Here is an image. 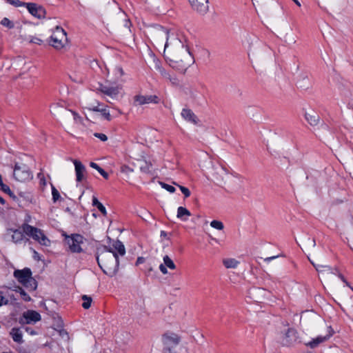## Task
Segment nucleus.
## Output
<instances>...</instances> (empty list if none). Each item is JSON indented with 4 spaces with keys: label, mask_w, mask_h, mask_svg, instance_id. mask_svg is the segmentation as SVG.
<instances>
[{
    "label": "nucleus",
    "mask_w": 353,
    "mask_h": 353,
    "mask_svg": "<svg viewBox=\"0 0 353 353\" xmlns=\"http://www.w3.org/2000/svg\"><path fill=\"white\" fill-rule=\"evenodd\" d=\"M97 261L103 272L110 276H114L119 270V260L117 253L112 254L103 248L98 249Z\"/></svg>",
    "instance_id": "f257e3e1"
},
{
    "label": "nucleus",
    "mask_w": 353,
    "mask_h": 353,
    "mask_svg": "<svg viewBox=\"0 0 353 353\" xmlns=\"http://www.w3.org/2000/svg\"><path fill=\"white\" fill-rule=\"evenodd\" d=\"M13 275L19 283L22 284L29 291H34L37 288V281L32 276V271L28 268L23 270H16Z\"/></svg>",
    "instance_id": "f03ea898"
},
{
    "label": "nucleus",
    "mask_w": 353,
    "mask_h": 353,
    "mask_svg": "<svg viewBox=\"0 0 353 353\" xmlns=\"http://www.w3.org/2000/svg\"><path fill=\"white\" fill-rule=\"evenodd\" d=\"M90 89L100 92L112 99L117 98L120 92V88L118 85H114L108 82H105L104 84L101 81L94 80L90 84Z\"/></svg>",
    "instance_id": "7ed1b4c3"
},
{
    "label": "nucleus",
    "mask_w": 353,
    "mask_h": 353,
    "mask_svg": "<svg viewBox=\"0 0 353 353\" xmlns=\"http://www.w3.org/2000/svg\"><path fill=\"white\" fill-rule=\"evenodd\" d=\"M21 229H23V232L27 236L32 237L41 245L45 246L50 245V241L41 229L32 226L28 223H23L21 225Z\"/></svg>",
    "instance_id": "20e7f679"
},
{
    "label": "nucleus",
    "mask_w": 353,
    "mask_h": 353,
    "mask_svg": "<svg viewBox=\"0 0 353 353\" xmlns=\"http://www.w3.org/2000/svg\"><path fill=\"white\" fill-rule=\"evenodd\" d=\"M279 343L283 346L291 347L299 343L301 340L297 330L294 327H288L281 332Z\"/></svg>",
    "instance_id": "39448f33"
},
{
    "label": "nucleus",
    "mask_w": 353,
    "mask_h": 353,
    "mask_svg": "<svg viewBox=\"0 0 353 353\" xmlns=\"http://www.w3.org/2000/svg\"><path fill=\"white\" fill-rule=\"evenodd\" d=\"M68 43L65 31L61 27L57 26L50 37V45L57 50L63 48Z\"/></svg>",
    "instance_id": "423d86ee"
},
{
    "label": "nucleus",
    "mask_w": 353,
    "mask_h": 353,
    "mask_svg": "<svg viewBox=\"0 0 353 353\" xmlns=\"http://www.w3.org/2000/svg\"><path fill=\"white\" fill-rule=\"evenodd\" d=\"M14 178L19 181L25 182L32 179V173L26 164L16 163L13 172Z\"/></svg>",
    "instance_id": "0eeeda50"
},
{
    "label": "nucleus",
    "mask_w": 353,
    "mask_h": 353,
    "mask_svg": "<svg viewBox=\"0 0 353 353\" xmlns=\"http://www.w3.org/2000/svg\"><path fill=\"white\" fill-rule=\"evenodd\" d=\"M83 236L80 234H73L67 236L65 239V243L68 245L69 249L72 252H81V244L83 243Z\"/></svg>",
    "instance_id": "6e6552de"
},
{
    "label": "nucleus",
    "mask_w": 353,
    "mask_h": 353,
    "mask_svg": "<svg viewBox=\"0 0 353 353\" xmlns=\"http://www.w3.org/2000/svg\"><path fill=\"white\" fill-rule=\"evenodd\" d=\"M41 320V315L34 310H28L23 313V315L19 319L21 325L34 323Z\"/></svg>",
    "instance_id": "1a4fd4ad"
},
{
    "label": "nucleus",
    "mask_w": 353,
    "mask_h": 353,
    "mask_svg": "<svg viewBox=\"0 0 353 353\" xmlns=\"http://www.w3.org/2000/svg\"><path fill=\"white\" fill-rule=\"evenodd\" d=\"M23 5L32 16L38 19L45 18L46 12L43 6L35 3H23Z\"/></svg>",
    "instance_id": "9d476101"
},
{
    "label": "nucleus",
    "mask_w": 353,
    "mask_h": 353,
    "mask_svg": "<svg viewBox=\"0 0 353 353\" xmlns=\"http://www.w3.org/2000/svg\"><path fill=\"white\" fill-rule=\"evenodd\" d=\"M59 108H63L62 105H60L59 103L57 104H52L50 105V112L52 114H61L63 118H65L66 119H70L71 117H73V119L75 122L80 121L81 117L78 116V114L70 110H57L56 109H58Z\"/></svg>",
    "instance_id": "9b49d317"
},
{
    "label": "nucleus",
    "mask_w": 353,
    "mask_h": 353,
    "mask_svg": "<svg viewBox=\"0 0 353 353\" xmlns=\"http://www.w3.org/2000/svg\"><path fill=\"white\" fill-rule=\"evenodd\" d=\"M103 250L105 252H109L110 254L117 253V255H120L121 256H124L125 254V248L123 243L119 240H114L111 246L108 248L107 246H103L102 248Z\"/></svg>",
    "instance_id": "f8f14e48"
},
{
    "label": "nucleus",
    "mask_w": 353,
    "mask_h": 353,
    "mask_svg": "<svg viewBox=\"0 0 353 353\" xmlns=\"http://www.w3.org/2000/svg\"><path fill=\"white\" fill-rule=\"evenodd\" d=\"M334 334V330L331 326L327 327V334L325 336H318L310 342L305 343V345L312 349L318 347L321 343L327 341Z\"/></svg>",
    "instance_id": "ddd939ff"
},
{
    "label": "nucleus",
    "mask_w": 353,
    "mask_h": 353,
    "mask_svg": "<svg viewBox=\"0 0 353 353\" xmlns=\"http://www.w3.org/2000/svg\"><path fill=\"white\" fill-rule=\"evenodd\" d=\"M159 101L160 99L157 95H136L134 97V102L139 105L148 103L157 104Z\"/></svg>",
    "instance_id": "4468645a"
},
{
    "label": "nucleus",
    "mask_w": 353,
    "mask_h": 353,
    "mask_svg": "<svg viewBox=\"0 0 353 353\" xmlns=\"http://www.w3.org/2000/svg\"><path fill=\"white\" fill-rule=\"evenodd\" d=\"M169 65L173 69L179 71L182 74H185L188 67L190 65L191 63H185L183 60H173L169 59L168 61Z\"/></svg>",
    "instance_id": "2eb2a0df"
},
{
    "label": "nucleus",
    "mask_w": 353,
    "mask_h": 353,
    "mask_svg": "<svg viewBox=\"0 0 353 353\" xmlns=\"http://www.w3.org/2000/svg\"><path fill=\"white\" fill-rule=\"evenodd\" d=\"M194 10L201 14H204L208 10V0H190Z\"/></svg>",
    "instance_id": "dca6fc26"
},
{
    "label": "nucleus",
    "mask_w": 353,
    "mask_h": 353,
    "mask_svg": "<svg viewBox=\"0 0 353 353\" xmlns=\"http://www.w3.org/2000/svg\"><path fill=\"white\" fill-rule=\"evenodd\" d=\"M19 206L23 207L32 202V195L28 191H17Z\"/></svg>",
    "instance_id": "f3484780"
},
{
    "label": "nucleus",
    "mask_w": 353,
    "mask_h": 353,
    "mask_svg": "<svg viewBox=\"0 0 353 353\" xmlns=\"http://www.w3.org/2000/svg\"><path fill=\"white\" fill-rule=\"evenodd\" d=\"M90 69H91L94 72L92 79H90V84L93 80L98 81V79L102 72V68L98 61L96 59H93L92 61L90 60Z\"/></svg>",
    "instance_id": "a211bd4d"
},
{
    "label": "nucleus",
    "mask_w": 353,
    "mask_h": 353,
    "mask_svg": "<svg viewBox=\"0 0 353 353\" xmlns=\"http://www.w3.org/2000/svg\"><path fill=\"white\" fill-rule=\"evenodd\" d=\"M181 114V117L188 122L193 124L198 123L199 119L192 110L189 108H183Z\"/></svg>",
    "instance_id": "6ab92c4d"
},
{
    "label": "nucleus",
    "mask_w": 353,
    "mask_h": 353,
    "mask_svg": "<svg viewBox=\"0 0 353 353\" xmlns=\"http://www.w3.org/2000/svg\"><path fill=\"white\" fill-rule=\"evenodd\" d=\"M8 231L13 232V234L12 235V241L14 243H20L24 239L26 241H29L28 239H26L25 238V236H24L25 233L23 232V229H21V230H20L9 229Z\"/></svg>",
    "instance_id": "aec40b11"
},
{
    "label": "nucleus",
    "mask_w": 353,
    "mask_h": 353,
    "mask_svg": "<svg viewBox=\"0 0 353 353\" xmlns=\"http://www.w3.org/2000/svg\"><path fill=\"white\" fill-rule=\"evenodd\" d=\"M74 164L75 166L77 181L80 182L83 178V172L85 171V167L78 160H74Z\"/></svg>",
    "instance_id": "412c9836"
},
{
    "label": "nucleus",
    "mask_w": 353,
    "mask_h": 353,
    "mask_svg": "<svg viewBox=\"0 0 353 353\" xmlns=\"http://www.w3.org/2000/svg\"><path fill=\"white\" fill-rule=\"evenodd\" d=\"M10 335L11 336L14 342L19 344L23 343V335L19 328L13 327L10 332Z\"/></svg>",
    "instance_id": "4be33fe9"
},
{
    "label": "nucleus",
    "mask_w": 353,
    "mask_h": 353,
    "mask_svg": "<svg viewBox=\"0 0 353 353\" xmlns=\"http://www.w3.org/2000/svg\"><path fill=\"white\" fill-rule=\"evenodd\" d=\"M191 216V212L185 207L180 206L177 209L176 217L183 221H186Z\"/></svg>",
    "instance_id": "5701e85b"
},
{
    "label": "nucleus",
    "mask_w": 353,
    "mask_h": 353,
    "mask_svg": "<svg viewBox=\"0 0 353 353\" xmlns=\"http://www.w3.org/2000/svg\"><path fill=\"white\" fill-rule=\"evenodd\" d=\"M305 118L311 125L314 126L316 125L320 120L319 114L316 112H312V114L306 112Z\"/></svg>",
    "instance_id": "b1692460"
},
{
    "label": "nucleus",
    "mask_w": 353,
    "mask_h": 353,
    "mask_svg": "<svg viewBox=\"0 0 353 353\" xmlns=\"http://www.w3.org/2000/svg\"><path fill=\"white\" fill-rule=\"evenodd\" d=\"M90 110H92L93 112H101V116L102 117L110 121L112 120V117L109 112L108 110H107L105 108H100L99 107H93V108H90Z\"/></svg>",
    "instance_id": "393cba45"
},
{
    "label": "nucleus",
    "mask_w": 353,
    "mask_h": 353,
    "mask_svg": "<svg viewBox=\"0 0 353 353\" xmlns=\"http://www.w3.org/2000/svg\"><path fill=\"white\" fill-rule=\"evenodd\" d=\"M163 338L166 340L165 343H171L175 346L180 342V337L176 334H165Z\"/></svg>",
    "instance_id": "a878e982"
},
{
    "label": "nucleus",
    "mask_w": 353,
    "mask_h": 353,
    "mask_svg": "<svg viewBox=\"0 0 353 353\" xmlns=\"http://www.w3.org/2000/svg\"><path fill=\"white\" fill-rule=\"evenodd\" d=\"M92 205L94 207H96L103 216L107 215V211L105 206L100 201H99L95 196H92Z\"/></svg>",
    "instance_id": "bb28decb"
},
{
    "label": "nucleus",
    "mask_w": 353,
    "mask_h": 353,
    "mask_svg": "<svg viewBox=\"0 0 353 353\" xmlns=\"http://www.w3.org/2000/svg\"><path fill=\"white\" fill-rule=\"evenodd\" d=\"M223 263L226 268H236L239 261L235 259H223Z\"/></svg>",
    "instance_id": "cd10ccee"
},
{
    "label": "nucleus",
    "mask_w": 353,
    "mask_h": 353,
    "mask_svg": "<svg viewBox=\"0 0 353 353\" xmlns=\"http://www.w3.org/2000/svg\"><path fill=\"white\" fill-rule=\"evenodd\" d=\"M90 167L96 169L104 179L108 178V173L96 163L90 162Z\"/></svg>",
    "instance_id": "c85d7f7f"
},
{
    "label": "nucleus",
    "mask_w": 353,
    "mask_h": 353,
    "mask_svg": "<svg viewBox=\"0 0 353 353\" xmlns=\"http://www.w3.org/2000/svg\"><path fill=\"white\" fill-rule=\"evenodd\" d=\"M152 165L150 162L145 161L140 166V170L144 174H151V168Z\"/></svg>",
    "instance_id": "c756f323"
},
{
    "label": "nucleus",
    "mask_w": 353,
    "mask_h": 353,
    "mask_svg": "<svg viewBox=\"0 0 353 353\" xmlns=\"http://www.w3.org/2000/svg\"><path fill=\"white\" fill-rule=\"evenodd\" d=\"M163 265H165L167 268H168L170 270L176 269V265L174 264V261L168 255L164 256L163 258Z\"/></svg>",
    "instance_id": "7c9ffc66"
},
{
    "label": "nucleus",
    "mask_w": 353,
    "mask_h": 353,
    "mask_svg": "<svg viewBox=\"0 0 353 353\" xmlns=\"http://www.w3.org/2000/svg\"><path fill=\"white\" fill-rule=\"evenodd\" d=\"M0 23L9 29H12L14 28V23L10 21L8 18L4 17L0 22Z\"/></svg>",
    "instance_id": "2f4dec72"
},
{
    "label": "nucleus",
    "mask_w": 353,
    "mask_h": 353,
    "mask_svg": "<svg viewBox=\"0 0 353 353\" xmlns=\"http://www.w3.org/2000/svg\"><path fill=\"white\" fill-rule=\"evenodd\" d=\"M210 226L219 230H221L224 228L223 223L221 221L217 220L212 221L210 223Z\"/></svg>",
    "instance_id": "473e14b6"
},
{
    "label": "nucleus",
    "mask_w": 353,
    "mask_h": 353,
    "mask_svg": "<svg viewBox=\"0 0 353 353\" xmlns=\"http://www.w3.org/2000/svg\"><path fill=\"white\" fill-rule=\"evenodd\" d=\"M159 183L163 189L166 190L170 193H174L176 190L175 188L171 185L167 184L164 182H159Z\"/></svg>",
    "instance_id": "72a5a7b5"
},
{
    "label": "nucleus",
    "mask_w": 353,
    "mask_h": 353,
    "mask_svg": "<svg viewBox=\"0 0 353 353\" xmlns=\"http://www.w3.org/2000/svg\"><path fill=\"white\" fill-rule=\"evenodd\" d=\"M19 292L20 293L21 299L25 301H30L31 297L23 290L21 288H19Z\"/></svg>",
    "instance_id": "f704fd0d"
},
{
    "label": "nucleus",
    "mask_w": 353,
    "mask_h": 353,
    "mask_svg": "<svg viewBox=\"0 0 353 353\" xmlns=\"http://www.w3.org/2000/svg\"><path fill=\"white\" fill-rule=\"evenodd\" d=\"M157 70L159 72V73L161 74V75L165 78V79H168V78H170V73L168 72H167L163 68H162L161 66H159V65H157Z\"/></svg>",
    "instance_id": "c9c22d12"
},
{
    "label": "nucleus",
    "mask_w": 353,
    "mask_h": 353,
    "mask_svg": "<svg viewBox=\"0 0 353 353\" xmlns=\"http://www.w3.org/2000/svg\"><path fill=\"white\" fill-rule=\"evenodd\" d=\"M52 200L54 202L57 201L61 196L59 191L52 185Z\"/></svg>",
    "instance_id": "e433bc0d"
},
{
    "label": "nucleus",
    "mask_w": 353,
    "mask_h": 353,
    "mask_svg": "<svg viewBox=\"0 0 353 353\" xmlns=\"http://www.w3.org/2000/svg\"><path fill=\"white\" fill-rule=\"evenodd\" d=\"M177 185L179 186L181 192L184 194L185 198H188L190 196L191 193H190V190L188 188L183 186V185Z\"/></svg>",
    "instance_id": "4c0bfd02"
},
{
    "label": "nucleus",
    "mask_w": 353,
    "mask_h": 353,
    "mask_svg": "<svg viewBox=\"0 0 353 353\" xmlns=\"http://www.w3.org/2000/svg\"><path fill=\"white\" fill-rule=\"evenodd\" d=\"M167 79L169 80L171 82V83L174 85H179V80L176 76H172L170 74V78H168Z\"/></svg>",
    "instance_id": "58836bf2"
},
{
    "label": "nucleus",
    "mask_w": 353,
    "mask_h": 353,
    "mask_svg": "<svg viewBox=\"0 0 353 353\" xmlns=\"http://www.w3.org/2000/svg\"><path fill=\"white\" fill-rule=\"evenodd\" d=\"M94 136L102 141H106L108 140V137L103 133L95 132L94 133Z\"/></svg>",
    "instance_id": "ea45409f"
},
{
    "label": "nucleus",
    "mask_w": 353,
    "mask_h": 353,
    "mask_svg": "<svg viewBox=\"0 0 353 353\" xmlns=\"http://www.w3.org/2000/svg\"><path fill=\"white\" fill-rule=\"evenodd\" d=\"M0 188L1 190L4 192H10V188L7 185L4 184L2 181L1 175L0 174Z\"/></svg>",
    "instance_id": "a19ab883"
},
{
    "label": "nucleus",
    "mask_w": 353,
    "mask_h": 353,
    "mask_svg": "<svg viewBox=\"0 0 353 353\" xmlns=\"http://www.w3.org/2000/svg\"><path fill=\"white\" fill-rule=\"evenodd\" d=\"M338 277L345 284V285L350 287L351 290H353V288L350 286L349 282L346 280L342 274L338 272Z\"/></svg>",
    "instance_id": "79ce46f5"
},
{
    "label": "nucleus",
    "mask_w": 353,
    "mask_h": 353,
    "mask_svg": "<svg viewBox=\"0 0 353 353\" xmlns=\"http://www.w3.org/2000/svg\"><path fill=\"white\" fill-rule=\"evenodd\" d=\"M163 353H177L174 347L170 346H165L163 348Z\"/></svg>",
    "instance_id": "37998d69"
},
{
    "label": "nucleus",
    "mask_w": 353,
    "mask_h": 353,
    "mask_svg": "<svg viewBox=\"0 0 353 353\" xmlns=\"http://www.w3.org/2000/svg\"><path fill=\"white\" fill-rule=\"evenodd\" d=\"M10 4L14 5L16 7L23 6V3L19 0H7Z\"/></svg>",
    "instance_id": "c03bdc74"
},
{
    "label": "nucleus",
    "mask_w": 353,
    "mask_h": 353,
    "mask_svg": "<svg viewBox=\"0 0 353 353\" xmlns=\"http://www.w3.org/2000/svg\"><path fill=\"white\" fill-rule=\"evenodd\" d=\"M5 193L8 194L12 199L13 201L17 202L19 203V197L18 195H15L10 189V192H4Z\"/></svg>",
    "instance_id": "a18cd8bd"
},
{
    "label": "nucleus",
    "mask_w": 353,
    "mask_h": 353,
    "mask_svg": "<svg viewBox=\"0 0 353 353\" xmlns=\"http://www.w3.org/2000/svg\"><path fill=\"white\" fill-rule=\"evenodd\" d=\"M30 43H36V44H38V45H41L42 43V40L40 39L38 37H32L30 40Z\"/></svg>",
    "instance_id": "49530a36"
},
{
    "label": "nucleus",
    "mask_w": 353,
    "mask_h": 353,
    "mask_svg": "<svg viewBox=\"0 0 353 353\" xmlns=\"http://www.w3.org/2000/svg\"><path fill=\"white\" fill-rule=\"evenodd\" d=\"M83 300L84 301L82 303V306L85 309H88V295H83L82 296Z\"/></svg>",
    "instance_id": "de8ad7c7"
},
{
    "label": "nucleus",
    "mask_w": 353,
    "mask_h": 353,
    "mask_svg": "<svg viewBox=\"0 0 353 353\" xmlns=\"http://www.w3.org/2000/svg\"><path fill=\"white\" fill-rule=\"evenodd\" d=\"M160 28L162 30V32L164 33V34L165 35V38L168 40V34H169L168 29L163 28V26H160ZM167 46H168V41H166V43L165 44V48H166Z\"/></svg>",
    "instance_id": "09e8293b"
},
{
    "label": "nucleus",
    "mask_w": 353,
    "mask_h": 353,
    "mask_svg": "<svg viewBox=\"0 0 353 353\" xmlns=\"http://www.w3.org/2000/svg\"><path fill=\"white\" fill-rule=\"evenodd\" d=\"M145 261V259L143 256H139L135 263V265L138 266L140 264L143 263Z\"/></svg>",
    "instance_id": "8fccbe9b"
},
{
    "label": "nucleus",
    "mask_w": 353,
    "mask_h": 353,
    "mask_svg": "<svg viewBox=\"0 0 353 353\" xmlns=\"http://www.w3.org/2000/svg\"><path fill=\"white\" fill-rule=\"evenodd\" d=\"M159 270L163 274H166L168 273L167 267L163 264H161L159 265Z\"/></svg>",
    "instance_id": "3c124183"
},
{
    "label": "nucleus",
    "mask_w": 353,
    "mask_h": 353,
    "mask_svg": "<svg viewBox=\"0 0 353 353\" xmlns=\"http://www.w3.org/2000/svg\"><path fill=\"white\" fill-rule=\"evenodd\" d=\"M320 268H322L323 272H330L332 271V268L329 265H321Z\"/></svg>",
    "instance_id": "603ef678"
},
{
    "label": "nucleus",
    "mask_w": 353,
    "mask_h": 353,
    "mask_svg": "<svg viewBox=\"0 0 353 353\" xmlns=\"http://www.w3.org/2000/svg\"><path fill=\"white\" fill-rule=\"evenodd\" d=\"M32 252H33V258L35 259V260H40V256H39V254L35 251L34 250L32 249Z\"/></svg>",
    "instance_id": "864d4df0"
},
{
    "label": "nucleus",
    "mask_w": 353,
    "mask_h": 353,
    "mask_svg": "<svg viewBox=\"0 0 353 353\" xmlns=\"http://www.w3.org/2000/svg\"><path fill=\"white\" fill-rule=\"evenodd\" d=\"M5 300V297L3 296H0V306H1L3 304V301ZM8 300H6L4 302V304H7Z\"/></svg>",
    "instance_id": "5fc2aeb1"
},
{
    "label": "nucleus",
    "mask_w": 353,
    "mask_h": 353,
    "mask_svg": "<svg viewBox=\"0 0 353 353\" xmlns=\"http://www.w3.org/2000/svg\"><path fill=\"white\" fill-rule=\"evenodd\" d=\"M321 265H314V267L316 268V271L319 272H323V269L322 268H320Z\"/></svg>",
    "instance_id": "6e6d98bb"
},
{
    "label": "nucleus",
    "mask_w": 353,
    "mask_h": 353,
    "mask_svg": "<svg viewBox=\"0 0 353 353\" xmlns=\"http://www.w3.org/2000/svg\"><path fill=\"white\" fill-rule=\"evenodd\" d=\"M279 256H270V257H268L266 259H265V261H267V262H270L272 260L277 258Z\"/></svg>",
    "instance_id": "4d7b16f0"
},
{
    "label": "nucleus",
    "mask_w": 353,
    "mask_h": 353,
    "mask_svg": "<svg viewBox=\"0 0 353 353\" xmlns=\"http://www.w3.org/2000/svg\"><path fill=\"white\" fill-rule=\"evenodd\" d=\"M124 26L126 28H129L130 26H131V22L129 19H125V23H124Z\"/></svg>",
    "instance_id": "13d9d810"
},
{
    "label": "nucleus",
    "mask_w": 353,
    "mask_h": 353,
    "mask_svg": "<svg viewBox=\"0 0 353 353\" xmlns=\"http://www.w3.org/2000/svg\"><path fill=\"white\" fill-rule=\"evenodd\" d=\"M26 332H29L32 335L36 334V332L30 327H26Z\"/></svg>",
    "instance_id": "bf43d9fd"
},
{
    "label": "nucleus",
    "mask_w": 353,
    "mask_h": 353,
    "mask_svg": "<svg viewBox=\"0 0 353 353\" xmlns=\"http://www.w3.org/2000/svg\"><path fill=\"white\" fill-rule=\"evenodd\" d=\"M330 272H331L332 274H335V275H337V276H338V272H339V270H338V269H337V268H334V269H332V271H330Z\"/></svg>",
    "instance_id": "052dcab7"
},
{
    "label": "nucleus",
    "mask_w": 353,
    "mask_h": 353,
    "mask_svg": "<svg viewBox=\"0 0 353 353\" xmlns=\"http://www.w3.org/2000/svg\"><path fill=\"white\" fill-rule=\"evenodd\" d=\"M348 107L353 110V99L348 103Z\"/></svg>",
    "instance_id": "680f3d73"
},
{
    "label": "nucleus",
    "mask_w": 353,
    "mask_h": 353,
    "mask_svg": "<svg viewBox=\"0 0 353 353\" xmlns=\"http://www.w3.org/2000/svg\"><path fill=\"white\" fill-rule=\"evenodd\" d=\"M40 183L41 184H43V185H45L46 184V179H45L44 176H42V178H41Z\"/></svg>",
    "instance_id": "e2e57ef3"
},
{
    "label": "nucleus",
    "mask_w": 353,
    "mask_h": 353,
    "mask_svg": "<svg viewBox=\"0 0 353 353\" xmlns=\"http://www.w3.org/2000/svg\"><path fill=\"white\" fill-rule=\"evenodd\" d=\"M187 51L188 52L189 54L191 56V63H193L194 62V57L192 56L191 53L190 52L188 48H187Z\"/></svg>",
    "instance_id": "0e129e2a"
},
{
    "label": "nucleus",
    "mask_w": 353,
    "mask_h": 353,
    "mask_svg": "<svg viewBox=\"0 0 353 353\" xmlns=\"http://www.w3.org/2000/svg\"><path fill=\"white\" fill-rule=\"evenodd\" d=\"M167 236V233L165 231H163V230H162L161 232V236Z\"/></svg>",
    "instance_id": "69168bd1"
},
{
    "label": "nucleus",
    "mask_w": 353,
    "mask_h": 353,
    "mask_svg": "<svg viewBox=\"0 0 353 353\" xmlns=\"http://www.w3.org/2000/svg\"><path fill=\"white\" fill-rule=\"evenodd\" d=\"M0 203L2 205L5 204V203H6V201L1 196H0Z\"/></svg>",
    "instance_id": "338daca9"
},
{
    "label": "nucleus",
    "mask_w": 353,
    "mask_h": 353,
    "mask_svg": "<svg viewBox=\"0 0 353 353\" xmlns=\"http://www.w3.org/2000/svg\"><path fill=\"white\" fill-rule=\"evenodd\" d=\"M298 6H301V3L298 0H292Z\"/></svg>",
    "instance_id": "774afa93"
}]
</instances>
